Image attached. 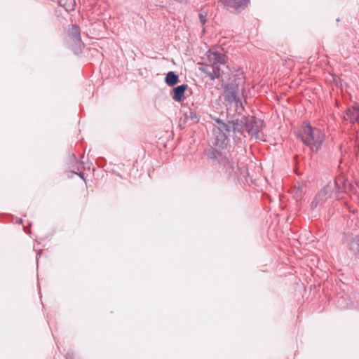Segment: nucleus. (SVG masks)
Instances as JSON below:
<instances>
[{"label": "nucleus", "mask_w": 359, "mask_h": 359, "mask_svg": "<svg viewBox=\"0 0 359 359\" xmlns=\"http://www.w3.org/2000/svg\"><path fill=\"white\" fill-rule=\"evenodd\" d=\"M227 114L226 119L223 120L215 116H210L215 123L214 129L215 139L208 153L209 158L229 176L237 175V164L230 161L224 154L229 139L232 137L233 142L240 148H243L248 135L257 140L265 141L262 130L265 127L264 120L255 116H243L230 117Z\"/></svg>", "instance_id": "f257e3e1"}, {"label": "nucleus", "mask_w": 359, "mask_h": 359, "mask_svg": "<svg viewBox=\"0 0 359 359\" xmlns=\"http://www.w3.org/2000/svg\"><path fill=\"white\" fill-rule=\"evenodd\" d=\"M297 136L302 142L310 147L312 151H318L324 140L323 132L310 123H304L301 128L297 132Z\"/></svg>", "instance_id": "f03ea898"}, {"label": "nucleus", "mask_w": 359, "mask_h": 359, "mask_svg": "<svg viewBox=\"0 0 359 359\" xmlns=\"http://www.w3.org/2000/svg\"><path fill=\"white\" fill-rule=\"evenodd\" d=\"M206 64L200 68L212 81L221 76L220 65L226 62L225 55L218 51L208 50L206 53Z\"/></svg>", "instance_id": "7ed1b4c3"}, {"label": "nucleus", "mask_w": 359, "mask_h": 359, "mask_svg": "<svg viewBox=\"0 0 359 359\" xmlns=\"http://www.w3.org/2000/svg\"><path fill=\"white\" fill-rule=\"evenodd\" d=\"M346 182L343 178H337L333 182L328 183L314 197L311 203V208H316L318 205L324 203L326 200L332 194L340 192L342 189H346Z\"/></svg>", "instance_id": "20e7f679"}, {"label": "nucleus", "mask_w": 359, "mask_h": 359, "mask_svg": "<svg viewBox=\"0 0 359 359\" xmlns=\"http://www.w3.org/2000/svg\"><path fill=\"white\" fill-rule=\"evenodd\" d=\"M65 43L75 55L81 53L85 44L81 40V30L79 25H72L69 27L65 36Z\"/></svg>", "instance_id": "39448f33"}, {"label": "nucleus", "mask_w": 359, "mask_h": 359, "mask_svg": "<svg viewBox=\"0 0 359 359\" xmlns=\"http://www.w3.org/2000/svg\"><path fill=\"white\" fill-rule=\"evenodd\" d=\"M342 241L352 255L359 256V234L344 232Z\"/></svg>", "instance_id": "423d86ee"}, {"label": "nucleus", "mask_w": 359, "mask_h": 359, "mask_svg": "<svg viewBox=\"0 0 359 359\" xmlns=\"http://www.w3.org/2000/svg\"><path fill=\"white\" fill-rule=\"evenodd\" d=\"M335 302L337 306L340 309H351L354 306L350 295L346 293H338Z\"/></svg>", "instance_id": "0eeeda50"}, {"label": "nucleus", "mask_w": 359, "mask_h": 359, "mask_svg": "<svg viewBox=\"0 0 359 359\" xmlns=\"http://www.w3.org/2000/svg\"><path fill=\"white\" fill-rule=\"evenodd\" d=\"M240 98L238 97L237 93L234 89H229L226 91L224 95V101L226 102V107L227 114H230L233 105H236Z\"/></svg>", "instance_id": "6e6552de"}, {"label": "nucleus", "mask_w": 359, "mask_h": 359, "mask_svg": "<svg viewBox=\"0 0 359 359\" xmlns=\"http://www.w3.org/2000/svg\"><path fill=\"white\" fill-rule=\"evenodd\" d=\"M188 89V85L182 84L174 87L170 91V96L177 102H181L184 100V94Z\"/></svg>", "instance_id": "1a4fd4ad"}, {"label": "nucleus", "mask_w": 359, "mask_h": 359, "mask_svg": "<svg viewBox=\"0 0 359 359\" xmlns=\"http://www.w3.org/2000/svg\"><path fill=\"white\" fill-rule=\"evenodd\" d=\"M219 1L228 10L234 9L238 10L243 6H245L249 0H219Z\"/></svg>", "instance_id": "9d476101"}, {"label": "nucleus", "mask_w": 359, "mask_h": 359, "mask_svg": "<svg viewBox=\"0 0 359 359\" xmlns=\"http://www.w3.org/2000/svg\"><path fill=\"white\" fill-rule=\"evenodd\" d=\"M69 161L70 162L69 168L72 169V172L73 174L79 175L81 179L85 180V174L84 172H78L76 170H79V165L81 164V162L77 159L74 154H71L69 156Z\"/></svg>", "instance_id": "9b49d317"}, {"label": "nucleus", "mask_w": 359, "mask_h": 359, "mask_svg": "<svg viewBox=\"0 0 359 359\" xmlns=\"http://www.w3.org/2000/svg\"><path fill=\"white\" fill-rule=\"evenodd\" d=\"M164 81L168 86H175L180 82L179 75L175 72L170 71L165 74Z\"/></svg>", "instance_id": "f8f14e48"}, {"label": "nucleus", "mask_w": 359, "mask_h": 359, "mask_svg": "<svg viewBox=\"0 0 359 359\" xmlns=\"http://www.w3.org/2000/svg\"><path fill=\"white\" fill-rule=\"evenodd\" d=\"M185 118L188 121L190 120L192 123H196L200 121L201 115L200 113L198 112L196 109L189 108L188 111H185L184 114Z\"/></svg>", "instance_id": "ddd939ff"}, {"label": "nucleus", "mask_w": 359, "mask_h": 359, "mask_svg": "<svg viewBox=\"0 0 359 359\" xmlns=\"http://www.w3.org/2000/svg\"><path fill=\"white\" fill-rule=\"evenodd\" d=\"M293 193L297 201L301 200L306 193V184L297 182V184L294 186Z\"/></svg>", "instance_id": "4468645a"}, {"label": "nucleus", "mask_w": 359, "mask_h": 359, "mask_svg": "<svg viewBox=\"0 0 359 359\" xmlns=\"http://www.w3.org/2000/svg\"><path fill=\"white\" fill-rule=\"evenodd\" d=\"M346 114L353 122H355L357 118L359 116V107H353V109H348L346 111Z\"/></svg>", "instance_id": "2eb2a0df"}, {"label": "nucleus", "mask_w": 359, "mask_h": 359, "mask_svg": "<svg viewBox=\"0 0 359 359\" xmlns=\"http://www.w3.org/2000/svg\"><path fill=\"white\" fill-rule=\"evenodd\" d=\"M236 105H233L232 109H234L236 114L238 116H243V112L245 111V108L243 105V103L241 100V99L238 100V102L236 103Z\"/></svg>", "instance_id": "dca6fc26"}, {"label": "nucleus", "mask_w": 359, "mask_h": 359, "mask_svg": "<svg viewBox=\"0 0 359 359\" xmlns=\"http://www.w3.org/2000/svg\"><path fill=\"white\" fill-rule=\"evenodd\" d=\"M96 164L100 168H104L107 165V160L104 157H98L96 160Z\"/></svg>", "instance_id": "f3484780"}, {"label": "nucleus", "mask_w": 359, "mask_h": 359, "mask_svg": "<svg viewBox=\"0 0 359 359\" xmlns=\"http://www.w3.org/2000/svg\"><path fill=\"white\" fill-rule=\"evenodd\" d=\"M201 23L203 25L206 22L207 13L205 11L201 12L198 15Z\"/></svg>", "instance_id": "a211bd4d"}, {"label": "nucleus", "mask_w": 359, "mask_h": 359, "mask_svg": "<svg viewBox=\"0 0 359 359\" xmlns=\"http://www.w3.org/2000/svg\"><path fill=\"white\" fill-rule=\"evenodd\" d=\"M41 252V251H38L37 253H36V260L38 261L39 259V257L40 256Z\"/></svg>", "instance_id": "6ab92c4d"}, {"label": "nucleus", "mask_w": 359, "mask_h": 359, "mask_svg": "<svg viewBox=\"0 0 359 359\" xmlns=\"http://www.w3.org/2000/svg\"><path fill=\"white\" fill-rule=\"evenodd\" d=\"M17 223L22 224V219H18Z\"/></svg>", "instance_id": "aec40b11"}, {"label": "nucleus", "mask_w": 359, "mask_h": 359, "mask_svg": "<svg viewBox=\"0 0 359 359\" xmlns=\"http://www.w3.org/2000/svg\"><path fill=\"white\" fill-rule=\"evenodd\" d=\"M117 175H118L119 177L123 178L122 175H120L119 173H117Z\"/></svg>", "instance_id": "412c9836"}, {"label": "nucleus", "mask_w": 359, "mask_h": 359, "mask_svg": "<svg viewBox=\"0 0 359 359\" xmlns=\"http://www.w3.org/2000/svg\"><path fill=\"white\" fill-rule=\"evenodd\" d=\"M117 175H118L119 177L123 178L122 175H120L119 173H117Z\"/></svg>", "instance_id": "4be33fe9"}, {"label": "nucleus", "mask_w": 359, "mask_h": 359, "mask_svg": "<svg viewBox=\"0 0 359 359\" xmlns=\"http://www.w3.org/2000/svg\"><path fill=\"white\" fill-rule=\"evenodd\" d=\"M25 231L27 232V228L24 227Z\"/></svg>", "instance_id": "5701e85b"}]
</instances>
